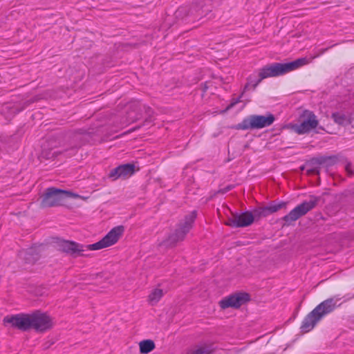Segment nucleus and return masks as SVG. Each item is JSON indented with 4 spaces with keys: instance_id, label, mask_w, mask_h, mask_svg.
<instances>
[{
    "instance_id": "nucleus-1",
    "label": "nucleus",
    "mask_w": 354,
    "mask_h": 354,
    "mask_svg": "<svg viewBox=\"0 0 354 354\" xmlns=\"http://www.w3.org/2000/svg\"><path fill=\"white\" fill-rule=\"evenodd\" d=\"M4 323L10 324L12 327L21 331L34 329L37 333H44L53 326V319L41 310H35L32 313H19L8 315L3 318Z\"/></svg>"
},
{
    "instance_id": "nucleus-2",
    "label": "nucleus",
    "mask_w": 354,
    "mask_h": 354,
    "mask_svg": "<svg viewBox=\"0 0 354 354\" xmlns=\"http://www.w3.org/2000/svg\"><path fill=\"white\" fill-rule=\"evenodd\" d=\"M307 63L308 60L306 57H301L287 63L275 62L266 65L259 69V78L253 84V90L256 88L263 80L268 77L283 75L306 65Z\"/></svg>"
},
{
    "instance_id": "nucleus-3",
    "label": "nucleus",
    "mask_w": 354,
    "mask_h": 354,
    "mask_svg": "<svg viewBox=\"0 0 354 354\" xmlns=\"http://www.w3.org/2000/svg\"><path fill=\"white\" fill-rule=\"evenodd\" d=\"M339 299V298L335 296L323 301L317 305L303 320L300 327L301 332L308 333L313 330L324 316L332 313L341 305V304H337Z\"/></svg>"
},
{
    "instance_id": "nucleus-4",
    "label": "nucleus",
    "mask_w": 354,
    "mask_h": 354,
    "mask_svg": "<svg viewBox=\"0 0 354 354\" xmlns=\"http://www.w3.org/2000/svg\"><path fill=\"white\" fill-rule=\"evenodd\" d=\"M68 197L77 198H79L80 196L70 191L54 187H48L41 197L40 207L46 208L62 205L64 200Z\"/></svg>"
},
{
    "instance_id": "nucleus-5",
    "label": "nucleus",
    "mask_w": 354,
    "mask_h": 354,
    "mask_svg": "<svg viewBox=\"0 0 354 354\" xmlns=\"http://www.w3.org/2000/svg\"><path fill=\"white\" fill-rule=\"evenodd\" d=\"M309 198L310 201H304L281 218V221H284L282 225L283 227L292 225L293 222L314 209L320 201L324 203V199L322 196L310 195Z\"/></svg>"
},
{
    "instance_id": "nucleus-6",
    "label": "nucleus",
    "mask_w": 354,
    "mask_h": 354,
    "mask_svg": "<svg viewBox=\"0 0 354 354\" xmlns=\"http://www.w3.org/2000/svg\"><path fill=\"white\" fill-rule=\"evenodd\" d=\"M91 137V133L83 129L67 132L65 139L68 142L69 147L64 150L66 156L71 157L75 155L77 150L89 142Z\"/></svg>"
},
{
    "instance_id": "nucleus-7",
    "label": "nucleus",
    "mask_w": 354,
    "mask_h": 354,
    "mask_svg": "<svg viewBox=\"0 0 354 354\" xmlns=\"http://www.w3.org/2000/svg\"><path fill=\"white\" fill-rule=\"evenodd\" d=\"M275 120V116L268 112L266 115H250L235 126L236 129H259L270 126Z\"/></svg>"
},
{
    "instance_id": "nucleus-8",
    "label": "nucleus",
    "mask_w": 354,
    "mask_h": 354,
    "mask_svg": "<svg viewBox=\"0 0 354 354\" xmlns=\"http://www.w3.org/2000/svg\"><path fill=\"white\" fill-rule=\"evenodd\" d=\"M196 216L197 212L196 210H194L190 214L186 215L183 221L179 223L175 232L170 234L168 239L165 241V245L167 246H174L178 241H183L186 234L192 229Z\"/></svg>"
},
{
    "instance_id": "nucleus-9",
    "label": "nucleus",
    "mask_w": 354,
    "mask_h": 354,
    "mask_svg": "<svg viewBox=\"0 0 354 354\" xmlns=\"http://www.w3.org/2000/svg\"><path fill=\"white\" fill-rule=\"evenodd\" d=\"M52 243L59 252L65 253L73 258L77 257H87L84 254L85 251L84 245L69 240H65L59 237H53Z\"/></svg>"
},
{
    "instance_id": "nucleus-10",
    "label": "nucleus",
    "mask_w": 354,
    "mask_h": 354,
    "mask_svg": "<svg viewBox=\"0 0 354 354\" xmlns=\"http://www.w3.org/2000/svg\"><path fill=\"white\" fill-rule=\"evenodd\" d=\"M300 124H289L288 127L299 135L309 133L312 129H315L319 121L315 113L309 110H304L299 116Z\"/></svg>"
},
{
    "instance_id": "nucleus-11",
    "label": "nucleus",
    "mask_w": 354,
    "mask_h": 354,
    "mask_svg": "<svg viewBox=\"0 0 354 354\" xmlns=\"http://www.w3.org/2000/svg\"><path fill=\"white\" fill-rule=\"evenodd\" d=\"M251 300L250 295L245 292H238L224 297L219 301L221 309L232 308H239L242 305L245 304Z\"/></svg>"
},
{
    "instance_id": "nucleus-12",
    "label": "nucleus",
    "mask_w": 354,
    "mask_h": 354,
    "mask_svg": "<svg viewBox=\"0 0 354 354\" xmlns=\"http://www.w3.org/2000/svg\"><path fill=\"white\" fill-rule=\"evenodd\" d=\"M254 221L253 214L251 211H245L241 213L232 212L225 225L234 228L245 227L251 225Z\"/></svg>"
},
{
    "instance_id": "nucleus-13",
    "label": "nucleus",
    "mask_w": 354,
    "mask_h": 354,
    "mask_svg": "<svg viewBox=\"0 0 354 354\" xmlns=\"http://www.w3.org/2000/svg\"><path fill=\"white\" fill-rule=\"evenodd\" d=\"M288 202L285 201H272L268 205L254 208L251 211L253 214L254 221H259L263 217H266L268 215L277 212L281 209L285 208Z\"/></svg>"
},
{
    "instance_id": "nucleus-14",
    "label": "nucleus",
    "mask_w": 354,
    "mask_h": 354,
    "mask_svg": "<svg viewBox=\"0 0 354 354\" xmlns=\"http://www.w3.org/2000/svg\"><path fill=\"white\" fill-rule=\"evenodd\" d=\"M338 156L336 155L332 156H321L319 157L312 158L307 162L308 165H319L328 168L337 163Z\"/></svg>"
},
{
    "instance_id": "nucleus-15",
    "label": "nucleus",
    "mask_w": 354,
    "mask_h": 354,
    "mask_svg": "<svg viewBox=\"0 0 354 354\" xmlns=\"http://www.w3.org/2000/svg\"><path fill=\"white\" fill-rule=\"evenodd\" d=\"M124 232V227L123 225L114 227L102 238V239L108 247L111 246L118 242Z\"/></svg>"
},
{
    "instance_id": "nucleus-16",
    "label": "nucleus",
    "mask_w": 354,
    "mask_h": 354,
    "mask_svg": "<svg viewBox=\"0 0 354 354\" xmlns=\"http://www.w3.org/2000/svg\"><path fill=\"white\" fill-rule=\"evenodd\" d=\"M19 255L26 263L34 264L40 259L41 250L39 248L34 246L21 252Z\"/></svg>"
},
{
    "instance_id": "nucleus-17",
    "label": "nucleus",
    "mask_w": 354,
    "mask_h": 354,
    "mask_svg": "<svg viewBox=\"0 0 354 354\" xmlns=\"http://www.w3.org/2000/svg\"><path fill=\"white\" fill-rule=\"evenodd\" d=\"M205 1H209V0H197L194 1L190 8L188 10V15H194L198 13L197 16L206 15L209 12H211L210 8L207 5Z\"/></svg>"
},
{
    "instance_id": "nucleus-18",
    "label": "nucleus",
    "mask_w": 354,
    "mask_h": 354,
    "mask_svg": "<svg viewBox=\"0 0 354 354\" xmlns=\"http://www.w3.org/2000/svg\"><path fill=\"white\" fill-rule=\"evenodd\" d=\"M132 109L134 111H144L146 115L144 123H150L153 121V109L146 105L141 104L140 102L132 103Z\"/></svg>"
},
{
    "instance_id": "nucleus-19",
    "label": "nucleus",
    "mask_w": 354,
    "mask_h": 354,
    "mask_svg": "<svg viewBox=\"0 0 354 354\" xmlns=\"http://www.w3.org/2000/svg\"><path fill=\"white\" fill-rule=\"evenodd\" d=\"M120 178L126 179L134 174L136 166L133 163H126L118 166Z\"/></svg>"
},
{
    "instance_id": "nucleus-20",
    "label": "nucleus",
    "mask_w": 354,
    "mask_h": 354,
    "mask_svg": "<svg viewBox=\"0 0 354 354\" xmlns=\"http://www.w3.org/2000/svg\"><path fill=\"white\" fill-rule=\"evenodd\" d=\"M331 118L338 125L346 127L351 123L350 118L342 111L332 113Z\"/></svg>"
},
{
    "instance_id": "nucleus-21",
    "label": "nucleus",
    "mask_w": 354,
    "mask_h": 354,
    "mask_svg": "<svg viewBox=\"0 0 354 354\" xmlns=\"http://www.w3.org/2000/svg\"><path fill=\"white\" fill-rule=\"evenodd\" d=\"M62 153H65L64 151H61L58 150H54L53 149H46L44 147L39 156V158L41 161L42 160V159L50 160L54 158L55 157L57 156L58 155Z\"/></svg>"
},
{
    "instance_id": "nucleus-22",
    "label": "nucleus",
    "mask_w": 354,
    "mask_h": 354,
    "mask_svg": "<svg viewBox=\"0 0 354 354\" xmlns=\"http://www.w3.org/2000/svg\"><path fill=\"white\" fill-rule=\"evenodd\" d=\"M140 352L142 354H148L152 351L155 347V343L151 339H145L139 343Z\"/></svg>"
},
{
    "instance_id": "nucleus-23",
    "label": "nucleus",
    "mask_w": 354,
    "mask_h": 354,
    "mask_svg": "<svg viewBox=\"0 0 354 354\" xmlns=\"http://www.w3.org/2000/svg\"><path fill=\"white\" fill-rule=\"evenodd\" d=\"M163 295L162 289L155 288L149 295L147 301L151 306H154L160 301Z\"/></svg>"
},
{
    "instance_id": "nucleus-24",
    "label": "nucleus",
    "mask_w": 354,
    "mask_h": 354,
    "mask_svg": "<svg viewBox=\"0 0 354 354\" xmlns=\"http://www.w3.org/2000/svg\"><path fill=\"white\" fill-rule=\"evenodd\" d=\"M129 111L127 113V119L129 122H136L142 118V111H134L132 109V104L129 106Z\"/></svg>"
},
{
    "instance_id": "nucleus-25",
    "label": "nucleus",
    "mask_w": 354,
    "mask_h": 354,
    "mask_svg": "<svg viewBox=\"0 0 354 354\" xmlns=\"http://www.w3.org/2000/svg\"><path fill=\"white\" fill-rule=\"evenodd\" d=\"M107 247L108 246L106 245V244L105 243V242L104 241V240L102 239L95 243L89 244V245H84L85 251L88 250H100V249L105 248Z\"/></svg>"
},
{
    "instance_id": "nucleus-26",
    "label": "nucleus",
    "mask_w": 354,
    "mask_h": 354,
    "mask_svg": "<svg viewBox=\"0 0 354 354\" xmlns=\"http://www.w3.org/2000/svg\"><path fill=\"white\" fill-rule=\"evenodd\" d=\"M243 95V92L241 93L239 97L236 99H232V102L226 106V108L222 111L221 112L223 113L227 112L229 110H230L232 108H233L236 104L241 102V98Z\"/></svg>"
},
{
    "instance_id": "nucleus-27",
    "label": "nucleus",
    "mask_w": 354,
    "mask_h": 354,
    "mask_svg": "<svg viewBox=\"0 0 354 354\" xmlns=\"http://www.w3.org/2000/svg\"><path fill=\"white\" fill-rule=\"evenodd\" d=\"M119 174H120L119 168L118 166V167L112 169L109 171V173L108 174V177H109V178H111L112 180H116L120 178Z\"/></svg>"
},
{
    "instance_id": "nucleus-28",
    "label": "nucleus",
    "mask_w": 354,
    "mask_h": 354,
    "mask_svg": "<svg viewBox=\"0 0 354 354\" xmlns=\"http://www.w3.org/2000/svg\"><path fill=\"white\" fill-rule=\"evenodd\" d=\"M310 166L311 167V168L307 170V174L308 175H319L320 167L319 165H310Z\"/></svg>"
},
{
    "instance_id": "nucleus-29",
    "label": "nucleus",
    "mask_w": 354,
    "mask_h": 354,
    "mask_svg": "<svg viewBox=\"0 0 354 354\" xmlns=\"http://www.w3.org/2000/svg\"><path fill=\"white\" fill-rule=\"evenodd\" d=\"M345 170L347 173L348 176L351 177L354 175V170L351 162H348L345 166Z\"/></svg>"
},
{
    "instance_id": "nucleus-30",
    "label": "nucleus",
    "mask_w": 354,
    "mask_h": 354,
    "mask_svg": "<svg viewBox=\"0 0 354 354\" xmlns=\"http://www.w3.org/2000/svg\"><path fill=\"white\" fill-rule=\"evenodd\" d=\"M209 352L206 348L201 347V348H197V349L192 351L191 353H187V354H209Z\"/></svg>"
},
{
    "instance_id": "nucleus-31",
    "label": "nucleus",
    "mask_w": 354,
    "mask_h": 354,
    "mask_svg": "<svg viewBox=\"0 0 354 354\" xmlns=\"http://www.w3.org/2000/svg\"><path fill=\"white\" fill-rule=\"evenodd\" d=\"M146 123H142V124H140V125H137L130 129H129L128 131H127L126 132H124L123 134L124 135H127V134H129V133H131L136 130H138L139 129L141 128V127L144 126Z\"/></svg>"
},
{
    "instance_id": "nucleus-32",
    "label": "nucleus",
    "mask_w": 354,
    "mask_h": 354,
    "mask_svg": "<svg viewBox=\"0 0 354 354\" xmlns=\"http://www.w3.org/2000/svg\"><path fill=\"white\" fill-rule=\"evenodd\" d=\"M234 187V185H230L224 187L223 189H221L218 191V193L219 194H225L227 192L230 191Z\"/></svg>"
},
{
    "instance_id": "nucleus-33",
    "label": "nucleus",
    "mask_w": 354,
    "mask_h": 354,
    "mask_svg": "<svg viewBox=\"0 0 354 354\" xmlns=\"http://www.w3.org/2000/svg\"><path fill=\"white\" fill-rule=\"evenodd\" d=\"M182 12H187V9L186 8H183V7H181L180 8H178L177 10V11L176 12V15L177 17H180V14Z\"/></svg>"
},
{
    "instance_id": "nucleus-34",
    "label": "nucleus",
    "mask_w": 354,
    "mask_h": 354,
    "mask_svg": "<svg viewBox=\"0 0 354 354\" xmlns=\"http://www.w3.org/2000/svg\"><path fill=\"white\" fill-rule=\"evenodd\" d=\"M37 100H38V98H37V97H33V98H32V99H30V100H27V101L25 102V104H26V106H28V105H29L30 104L33 103V102H36V101H37Z\"/></svg>"
},
{
    "instance_id": "nucleus-35",
    "label": "nucleus",
    "mask_w": 354,
    "mask_h": 354,
    "mask_svg": "<svg viewBox=\"0 0 354 354\" xmlns=\"http://www.w3.org/2000/svg\"><path fill=\"white\" fill-rule=\"evenodd\" d=\"M99 276H101V273H97V274H91L90 275V278L92 280H94V279H97Z\"/></svg>"
},
{
    "instance_id": "nucleus-36",
    "label": "nucleus",
    "mask_w": 354,
    "mask_h": 354,
    "mask_svg": "<svg viewBox=\"0 0 354 354\" xmlns=\"http://www.w3.org/2000/svg\"><path fill=\"white\" fill-rule=\"evenodd\" d=\"M250 82H247L243 88V93L250 88Z\"/></svg>"
},
{
    "instance_id": "nucleus-37",
    "label": "nucleus",
    "mask_w": 354,
    "mask_h": 354,
    "mask_svg": "<svg viewBox=\"0 0 354 354\" xmlns=\"http://www.w3.org/2000/svg\"><path fill=\"white\" fill-rule=\"evenodd\" d=\"M255 81L256 80H252V77L251 76L248 78V82H250V86H251V88L252 89H253V84L254 83Z\"/></svg>"
},
{
    "instance_id": "nucleus-38",
    "label": "nucleus",
    "mask_w": 354,
    "mask_h": 354,
    "mask_svg": "<svg viewBox=\"0 0 354 354\" xmlns=\"http://www.w3.org/2000/svg\"><path fill=\"white\" fill-rule=\"evenodd\" d=\"M207 82H205V83L201 84L203 86V93L206 92L207 88H208V86H207Z\"/></svg>"
},
{
    "instance_id": "nucleus-39",
    "label": "nucleus",
    "mask_w": 354,
    "mask_h": 354,
    "mask_svg": "<svg viewBox=\"0 0 354 354\" xmlns=\"http://www.w3.org/2000/svg\"><path fill=\"white\" fill-rule=\"evenodd\" d=\"M50 344H46L45 345V348H48L50 346Z\"/></svg>"
},
{
    "instance_id": "nucleus-40",
    "label": "nucleus",
    "mask_w": 354,
    "mask_h": 354,
    "mask_svg": "<svg viewBox=\"0 0 354 354\" xmlns=\"http://www.w3.org/2000/svg\"><path fill=\"white\" fill-rule=\"evenodd\" d=\"M304 168H305V166H301V167H300L301 170H304Z\"/></svg>"
},
{
    "instance_id": "nucleus-41",
    "label": "nucleus",
    "mask_w": 354,
    "mask_h": 354,
    "mask_svg": "<svg viewBox=\"0 0 354 354\" xmlns=\"http://www.w3.org/2000/svg\"><path fill=\"white\" fill-rule=\"evenodd\" d=\"M319 129H322V130H324V127H319Z\"/></svg>"
}]
</instances>
